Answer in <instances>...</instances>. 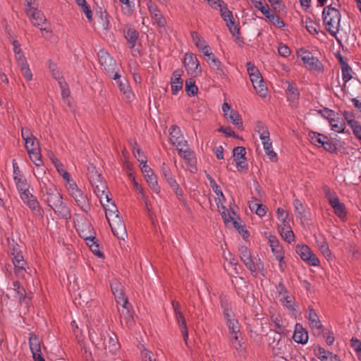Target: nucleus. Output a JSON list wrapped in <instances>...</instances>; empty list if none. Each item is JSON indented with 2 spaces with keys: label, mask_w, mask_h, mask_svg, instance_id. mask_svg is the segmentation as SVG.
Wrapping results in <instances>:
<instances>
[{
  "label": "nucleus",
  "mask_w": 361,
  "mask_h": 361,
  "mask_svg": "<svg viewBox=\"0 0 361 361\" xmlns=\"http://www.w3.org/2000/svg\"><path fill=\"white\" fill-rule=\"evenodd\" d=\"M42 198L58 215L66 219L71 217L70 210L63 202L62 196L56 188H46V192L43 194Z\"/></svg>",
  "instance_id": "f257e3e1"
},
{
  "label": "nucleus",
  "mask_w": 361,
  "mask_h": 361,
  "mask_svg": "<svg viewBox=\"0 0 361 361\" xmlns=\"http://www.w3.org/2000/svg\"><path fill=\"white\" fill-rule=\"evenodd\" d=\"M90 336L93 344L99 350H105L114 355L120 349L117 336L113 331L106 330L99 335L95 334L94 336L90 334Z\"/></svg>",
  "instance_id": "f03ea898"
},
{
  "label": "nucleus",
  "mask_w": 361,
  "mask_h": 361,
  "mask_svg": "<svg viewBox=\"0 0 361 361\" xmlns=\"http://www.w3.org/2000/svg\"><path fill=\"white\" fill-rule=\"evenodd\" d=\"M322 19L326 30L334 37L339 30L341 13L338 8L332 5L324 8Z\"/></svg>",
  "instance_id": "7ed1b4c3"
},
{
  "label": "nucleus",
  "mask_w": 361,
  "mask_h": 361,
  "mask_svg": "<svg viewBox=\"0 0 361 361\" xmlns=\"http://www.w3.org/2000/svg\"><path fill=\"white\" fill-rule=\"evenodd\" d=\"M238 252L240 260L243 262L246 268L250 270L253 276L257 277L258 273H261L264 275V263L260 258H255V261H254L250 251L245 245L240 246L238 249Z\"/></svg>",
  "instance_id": "20e7f679"
},
{
  "label": "nucleus",
  "mask_w": 361,
  "mask_h": 361,
  "mask_svg": "<svg viewBox=\"0 0 361 361\" xmlns=\"http://www.w3.org/2000/svg\"><path fill=\"white\" fill-rule=\"evenodd\" d=\"M66 187L70 195L75 200L78 206L85 212H88L90 209L89 200L83 191L78 188L77 184L73 180Z\"/></svg>",
  "instance_id": "39448f33"
},
{
  "label": "nucleus",
  "mask_w": 361,
  "mask_h": 361,
  "mask_svg": "<svg viewBox=\"0 0 361 361\" xmlns=\"http://www.w3.org/2000/svg\"><path fill=\"white\" fill-rule=\"evenodd\" d=\"M98 57L100 65L107 74L113 79H118V68L116 61L104 49L99 50Z\"/></svg>",
  "instance_id": "423d86ee"
},
{
  "label": "nucleus",
  "mask_w": 361,
  "mask_h": 361,
  "mask_svg": "<svg viewBox=\"0 0 361 361\" xmlns=\"http://www.w3.org/2000/svg\"><path fill=\"white\" fill-rule=\"evenodd\" d=\"M25 12L33 25L39 27L42 31L51 32L50 27L47 26V19L45 18L43 13L38 10L37 7L33 6V7L26 8Z\"/></svg>",
  "instance_id": "0eeeda50"
},
{
  "label": "nucleus",
  "mask_w": 361,
  "mask_h": 361,
  "mask_svg": "<svg viewBox=\"0 0 361 361\" xmlns=\"http://www.w3.org/2000/svg\"><path fill=\"white\" fill-rule=\"evenodd\" d=\"M123 34L132 54L135 56L140 55L141 45L138 43L139 32L131 26L126 25L123 28Z\"/></svg>",
  "instance_id": "6e6552de"
},
{
  "label": "nucleus",
  "mask_w": 361,
  "mask_h": 361,
  "mask_svg": "<svg viewBox=\"0 0 361 361\" xmlns=\"http://www.w3.org/2000/svg\"><path fill=\"white\" fill-rule=\"evenodd\" d=\"M87 177L97 195H99V192L104 195V190L106 189V186L102 181L100 173L92 164H90L87 166Z\"/></svg>",
  "instance_id": "1a4fd4ad"
},
{
  "label": "nucleus",
  "mask_w": 361,
  "mask_h": 361,
  "mask_svg": "<svg viewBox=\"0 0 361 361\" xmlns=\"http://www.w3.org/2000/svg\"><path fill=\"white\" fill-rule=\"evenodd\" d=\"M297 54L307 68L318 72L322 71V63L317 57H314L311 52L300 49L298 51Z\"/></svg>",
  "instance_id": "9d476101"
},
{
  "label": "nucleus",
  "mask_w": 361,
  "mask_h": 361,
  "mask_svg": "<svg viewBox=\"0 0 361 361\" xmlns=\"http://www.w3.org/2000/svg\"><path fill=\"white\" fill-rule=\"evenodd\" d=\"M295 252L303 261L307 262L310 265L318 266L319 264V259L307 245H297Z\"/></svg>",
  "instance_id": "9b49d317"
},
{
  "label": "nucleus",
  "mask_w": 361,
  "mask_h": 361,
  "mask_svg": "<svg viewBox=\"0 0 361 361\" xmlns=\"http://www.w3.org/2000/svg\"><path fill=\"white\" fill-rule=\"evenodd\" d=\"M111 288L113 294L115 296L116 302L121 305L123 310L126 309L127 313H129V310L127 307V305L128 304V298L125 296L123 286L121 283L115 280L111 282Z\"/></svg>",
  "instance_id": "f8f14e48"
},
{
  "label": "nucleus",
  "mask_w": 361,
  "mask_h": 361,
  "mask_svg": "<svg viewBox=\"0 0 361 361\" xmlns=\"http://www.w3.org/2000/svg\"><path fill=\"white\" fill-rule=\"evenodd\" d=\"M108 222L114 235L118 239L123 240L127 235V232L125 224L121 218L120 216H116V218L110 219V221Z\"/></svg>",
  "instance_id": "ddd939ff"
},
{
  "label": "nucleus",
  "mask_w": 361,
  "mask_h": 361,
  "mask_svg": "<svg viewBox=\"0 0 361 361\" xmlns=\"http://www.w3.org/2000/svg\"><path fill=\"white\" fill-rule=\"evenodd\" d=\"M147 7L152 18L155 20L159 27H165L166 21L157 6L150 0L147 2Z\"/></svg>",
  "instance_id": "4468645a"
},
{
  "label": "nucleus",
  "mask_w": 361,
  "mask_h": 361,
  "mask_svg": "<svg viewBox=\"0 0 361 361\" xmlns=\"http://www.w3.org/2000/svg\"><path fill=\"white\" fill-rule=\"evenodd\" d=\"M233 157L236 162L238 170L240 171L243 169L247 168V164L245 160V148L243 147H236L233 149Z\"/></svg>",
  "instance_id": "2eb2a0df"
},
{
  "label": "nucleus",
  "mask_w": 361,
  "mask_h": 361,
  "mask_svg": "<svg viewBox=\"0 0 361 361\" xmlns=\"http://www.w3.org/2000/svg\"><path fill=\"white\" fill-rule=\"evenodd\" d=\"M183 63L188 72L193 71L195 75L201 73V69H198L199 61L193 54H185Z\"/></svg>",
  "instance_id": "dca6fc26"
},
{
  "label": "nucleus",
  "mask_w": 361,
  "mask_h": 361,
  "mask_svg": "<svg viewBox=\"0 0 361 361\" xmlns=\"http://www.w3.org/2000/svg\"><path fill=\"white\" fill-rule=\"evenodd\" d=\"M286 94L288 101L290 103L291 107L296 108L298 105V101L300 97V93L295 84L293 82H288Z\"/></svg>",
  "instance_id": "f3484780"
},
{
  "label": "nucleus",
  "mask_w": 361,
  "mask_h": 361,
  "mask_svg": "<svg viewBox=\"0 0 361 361\" xmlns=\"http://www.w3.org/2000/svg\"><path fill=\"white\" fill-rule=\"evenodd\" d=\"M20 195L23 202L26 204L34 212L37 214L40 212V207L38 201L29 190L21 193Z\"/></svg>",
  "instance_id": "a211bd4d"
},
{
  "label": "nucleus",
  "mask_w": 361,
  "mask_h": 361,
  "mask_svg": "<svg viewBox=\"0 0 361 361\" xmlns=\"http://www.w3.org/2000/svg\"><path fill=\"white\" fill-rule=\"evenodd\" d=\"M229 333L240 332L239 323L233 312L223 313Z\"/></svg>",
  "instance_id": "6ab92c4d"
},
{
  "label": "nucleus",
  "mask_w": 361,
  "mask_h": 361,
  "mask_svg": "<svg viewBox=\"0 0 361 361\" xmlns=\"http://www.w3.org/2000/svg\"><path fill=\"white\" fill-rule=\"evenodd\" d=\"M183 71L176 70L172 74L171 85L172 93L176 95L183 88V80L181 78Z\"/></svg>",
  "instance_id": "aec40b11"
},
{
  "label": "nucleus",
  "mask_w": 361,
  "mask_h": 361,
  "mask_svg": "<svg viewBox=\"0 0 361 361\" xmlns=\"http://www.w3.org/2000/svg\"><path fill=\"white\" fill-rule=\"evenodd\" d=\"M293 339L298 343L305 344L307 343L308 333L300 324H295Z\"/></svg>",
  "instance_id": "412c9836"
},
{
  "label": "nucleus",
  "mask_w": 361,
  "mask_h": 361,
  "mask_svg": "<svg viewBox=\"0 0 361 361\" xmlns=\"http://www.w3.org/2000/svg\"><path fill=\"white\" fill-rule=\"evenodd\" d=\"M77 231L80 236L83 239L95 235V232L94 231L91 224L87 221H85L81 224H78Z\"/></svg>",
  "instance_id": "4be33fe9"
},
{
  "label": "nucleus",
  "mask_w": 361,
  "mask_h": 361,
  "mask_svg": "<svg viewBox=\"0 0 361 361\" xmlns=\"http://www.w3.org/2000/svg\"><path fill=\"white\" fill-rule=\"evenodd\" d=\"M100 202L106 210V218L108 221H110V219H111L116 218V216H119V212L116 204L113 202L106 204L103 202L102 196H100Z\"/></svg>",
  "instance_id": "5701e85b"
},
{
  "label": "nucleus",
  "mask_w": 361,
  "mask_h": 361,
  "mask_svg": "<svg viewBox=\"0 0 361 361\" xmlns=\"http://www.w3.org/2000/svg\"><path fill=\"white\" fill-rule=\"evenodd\" d=\"M170 141L173 145L178 146V142L186 141L183 134L181 133L180 129L177 126H172L170 128Z\"/></svg>",
  "instance_id": "b1692460"
},
{
  "label": "nucleus",
  "mask_w": 361,
  "mask_h": 361,
  "mask_svg": "<svg viewBox=\"0 0 361 361\" xmlns=\"http://www.w3.org/2000/svg\"><path fill=\"white\" fill-rule=\"evenodd\" d=\"M247 71L252 84L262 81V75L258 68L251 62L246 63Z\"/></svg>",
  "instance_id": "393cba45"
},
{
  "label": "nucleus",
  "mask_w": 361,
  "mask_h": 361,
  "mask_svg": "<svg viewBox=\"0 0 361 361\" xmlns=\"http://www.w3.org/2000/svg\"><path fill=\"white\" fill-rule=\"evenodd\" d=\"M307 318L310 322V327L312 329L321 330L322 329V324L319 319L317 314L315 312L314 309L310 307L308 308Z\"/></svg>",
  "instance_id": "a878e982"
},
{
  "label": "nucleus",
  "mask_w": 361,
  "mask_h": 361,
  "mask_svg": "<svg viewBox=\"0 0 361 361\" xmlns=\"http://www.w3.org/2000/svg\"><path fill=\"white\" fill-rule=\"evenodd\" d=\"M114 80H116L120 91L123 92L127 99H130L133 96V94L130 90L128 82L126 80H121L120 74H118V78Z\"/></svg>",
  "instance_id": "bb28decb"
},
{
  "label": "nucleus",
  "mask_w": 361,
  "mask_h": 361,
  "mask_svg": "<svg viewBox=\"0 0 361 361\" xmlns=\"http://www.w3.org/2000/svg\"><path fill=\"white\" fill-rule=\"evenodd\" d=\"M29 345L32 353L41 352V342L38 336L34 332L29 334Z\"/></svg>",
  "instance_id": "cd10ccee"
},
{
  "label": "nucleus",
  "mask_w": 361,
  "mask_h": 361,
  "mask_svg": "<svg viewBox=\"0 0 361 361\" xmlns=\"http://www.w3.org/2000/svg\"><path fill=\"white\" fill-rule=\"evenodd\" d=\"M191 37L198 49L204 52L209 47L206 41L197 32H192Z\"/></svg>",
  "instance_id": "c85d7f7f"
},
{
  "label": "nucleus",
  "mask_w": 361,
  "mask_h": 361,
  "mask_svg": "<svg viewBox=\"0 0 361 361\" xmlns=\"http://www.w3.org/2000/svg\"><path fill=\"white\" fill-rule=\"evenodd\" d=\"M175 314H176V320L180 325V331H181L184 341L187 344V340L188 338V331L185 317L183 315L181 312H178V313H176Z\"/></svg>",
  "instance_id": "c756f323"
},
{
  "label": "nucleus",
  "mask_w": 361,
  "mask_h": 361,
  "mask_svg": "<svg viewBox=\"0 0 361 361\" xmlns=\"http://www.w3.org/2000/svg\"><path fill=\"white\" fill-rule=\"evenodd\" d=\"M334 210V213L340 219H343L346 216L345 207L343 203L341 202L339 199L334 200L330 204Z\"/></svg>",
  "instance_id": "7c9ffc66"
},
{
  "label": "nucleus",
  "mask_w": 361,
  "mask_h": 361,
  "mask_svg": "<svg viewBox=\"0 0 361 361\" xmlns=\"http://www.w3.org/2000/svg\"><path fill=\"white\" fill-rule=\"evenodd\" d=\"M209 66L216 71V73L220 77L226 76L225 67L216 57L212 59V62H209Z\"/></svg>",
  "instance_id": "2f4dec72"
},
{
  "label": "nucleus",
  "mask_w": 361,
  "mask_h": 361,
  "mask_svg": "<svg viewBox=\"0 0 361 361\" xmlns=\"http://www.w3.org/2000/svg\"><path fill=\"white\" fill-rule=\"evenodd\" d=\"M263 144L264 149L265 153L269 157V159L272 161H277V155L276 153L272 149V143L270 141V137L267 138L266 140H261Z\"/></svg>",
  "instance_id": "473e14b6"
},
{
  "label": "nucleus",
  "mask_w": 361,
  "mask_h": 361,
  "mask_svg": "<svg viewBox=\"0 0 361 361\" xmlns=\"http://www.w3.org/2000/svg\"><path fill=\"white\" fill-rule=\"evenodd\" d=\"M161 174L169 186L176 182L171 169L165 163H163L161 166Z\"/></svg>",
  "instance_id": "72a5a7b5"
},
{
  "label": "nucleus",
  "mask_w": 361,
  "mask_h": 361,
  "mask_svg": "<svg viewBox=\"0 0 361 361\" xmlns=\"http://www.w3.org/2000/svg\"><path fill=\"white\" fill-rule=\"evenodd\" d=\"M221 16L224 21L226 23V25L231 24L232 26L235 24V21L233 19V13L231 11L228 10L226 6H221L219 8Z\"/></svg>",
  "instance_id": "f704fd0d"
},
{
  "label": "nucleus",
  "mask_w": 361,
  "mask_h": 361,
  "mask_svg": "<svg viewBox=\"0 0 361 361\" xmlns=\"http://www.w3.org/2000/svg\"><path fill=\"white\" fill-rule=\"evenodd\" d=\"M226 118H229L231 123L238 129L242 130L243 128L241 117L237 111L231 110Z\"/></svg>",
  "instance_id": "c9c22d12"
},
{
  "label": "nucleus",
  "mask_w": 361,
  "mask_h": 361,
  "mask_svg": "<svg viewBox=\"0 0 361 361\" xmlns=\"http://www.w3.org/2000/svg\"><path fill=\"white\" fill-rule=\"evenodd\" d=\"M255 132L259 135L261 140H266L269 137V132L266 125L262 121H257L255 126Z\"/></svg>",
  "instance_id": "e433bc0d"
},
{
  "label": "nucleus",
  "mask_w": 361,
  "mask_h": 361,
  "mask_svg": "<svg viewBox=\"0 0 361 361\" xmlns=\"http://www.w3.org/2000/svg\"><path fill=\"white\" fill-rule=\"evenodd\" d=\"M16 185L20 195L29 190V185L27 180L23 176L14 177Z\"/></svg>",
  "instance_id": "4c0bfd02"
},
{
  "label": "nucleus",
  "mask_w": 361,
  "mask_h": 361,
  "mask_svg": "<svg viewBox=\"0 0 361 361\" xmlns=\"http://www.w3.org/2000/svg\"><path fill=\"white\" fill-rule=\"evenodd\" d=\"M309 138L313 145L317 146L319 145H322V142L327 139V136L317 132L311 131L309 133Z\"/></svg>",
  "instance_id": "58836bf2"
},
{
  "label": "nucleus",
  "mask_w": 361,
  "mask_h": 361,
  "mask_svg": "<svg viewBox=\"0 0 361 361\" xmlns=\"http://www.w3.org/2000/svg\"><path fill=\"white\" fill-rule=\"evenodd\" d=\"M178 155L181 157H189L191 154L192 151L188 144V141L178 142V145L176 146Z\"/></svg>",
  "instance_id": "ea45409f"
},
{
  "label": "nucleus",
  "mask_w": 361,
  "mask_h": 361,
  "mask_svg": "<svg viewBox=\"0 0 361 361\" xmlns=\"http://www.w3.org/2000/svg\"><path fill=\"white\" fill-rule=\"evenodd\" d=\"M13 263L15 266L16 269L18 271H23L25 269L24 266L25 264V262L20 252H17L16 255H13Z\"/></svg>",
  "instance_id": "a19ab883"
},
{
  "label": "nucleus",
  "mask_w": 361,
  "mask_h": 361,
  "mask_svg": "<svg viewBox=\"0 0 361 361\" xmlns=\"http://www.w3.org/2000/svg\"><path fill=\"white\" fill-rule=\"evenodd\" d=\"M331 129L337 133H345V123L342 118L336 117L333 123H330Z\"/></svg>",
  "instance_id": "79ce46f5"
},
{
  "label": "nucleus",
  "mask_w": 361,
  "mask_h": 361,
  "mask_svg": "<svg viewBox=\"0 0 361 361\" xmlns=\"http://www.w3.org/2000/svg\"><path fill=\"white\" fill-rule=\"evenodd\" d=\"M185 91L189 96H195L197 94L198 88L195 85V82L192 78L186 80Z\"/></svg>",
  "instance_id": "37998d69"
},
{
  "label": "nucleus",
  "mask_w": 361,
  "mask_h": 361,
  "mask_svg": "<svg viewBox=\"0 0 361 361\" xmlns=\"http://www.w3.org/2000/svg\"><path fill=\"white\" fill-rule=\"evenodd\" d=\"M133 152L135 157L140 162V164L144 161H147L145 155L144 154L143 152L142 151L138 144L135 141L133 142Z\"/></svg>",
  "instance_id": "c03bdc74"
},
{
  "label": "nucleus",
  "mask_w": 361,
  "mask_h": 361,
  "mask_svg": "<svg viewBox=\"0 0 361 361\" xmlns=\"http://www.w3.org/2000/svg\"><path fill=\"white\" fill-rule=\"evenodd\" d=\"M135 0H120L122 3L121 9L125 15L130 16L133 13L134 8Z\"/></svg>",
  "instance_id": "a18cd8bd"
},
{
  "label": "nucleus",
  "mask_w": 361,
  "mask_h": 361,
  "mask_svg": "<svg viewBox=\"0 0 361 361\" xmlns=\"http://www.w3.org/2000/svg\"><path fill=\"white\" fill-rule=\"evenodd\" d=\"M146 181L147 182L149 186L157 194H159L161 191V188L158 185L157 178L155 174H153L152 176H149L145 177Z\"/></svg>",
  "instance_id": "49530a36"
},
{
  "label": "nucleus",
  "mask_w": 361,
  "mask_h": 361,
  "mask_svg": "<svg viewBox=\"0 0 361 361\" xmlns=\"http://www.w3.org/2000/svg\"><path fill=\"white\" fill-rule=\"evenodd\" d=\"M55 168L56 169L59 173L63 177L64 180L66 181V184H68L73 181L70 173L65 170L64 166L61 162H56Z\"/></svg>",
  "instance_id": "de8ad7c7"
},
{
  "label": "nucleus",
  "mask_w": 361,
  "mask_h": 361,
  "mask_svg": "<svg viewBox=\"0 0 361 361\" xmlns=\"http://www.w3.org/2000/svg\"><path fill=\"white\" fill-rule=\"evenodd\" d=\"M206 177L209 181L210 185L212 188L214 192L219 196V197L222 198L223 201H226V198L223 192L221 190L220 187L216 184L214 178L209 174H207Z\"/></svg>",
  "instance_id": "09e8293b"
},
{
  "label": "nucleus",
  "mask_w": 361,
  "mask_h": 361,
  "mask_svg": "<svg viewBox=\"0 0 361 361\" xmlns=\"http://www.w3.org/2000/svg\"><path fill=\"white\" fill-rule=\"evenodd\" d=\"M253 87L257 92V94L261 97H265L267 95V88L264 83V81L263 78H262V81H259L258 82H255V84H252Z\"/></svg>",
  "instance_id": "8fccbe9b"
},
{
  "label": "nucleus",
  "mask_w": 361,
  "mask_h": 361,
  "mask_svg": "<svg viewBox=\"0 0 361 361\" xmlns=\"http://www.w3.org/2000/svg\"><path fill=\"white\" fill-rule=\"evenodd\" d=\"M267 18L276 27L282 28L285 26L284 21L277 15L271 12Z\"/></svg>",
  "instance_id": "3c124183"
},
{
  "label": "nucleus",
  "mask_w": 361,
  "mask_h": 361,
  "mask_svg": "<svg viewBox=\"0 0 361 361\" xmlns=\"http://www.w3.org/2000/svg\"><path fill=\"white\" fill-rule=\"evenodd\" d=\"M273 353L275 355H280L284 353L286 350V345L284 341L281 340L278 341L274 345L271 346Z\"/></svg>",
  "instance_id": "603ef678"
},
{
  "label": "nucleus",
  "mask_w": 361,
  "mask_h": 361,
  "mask_svg": "<svg viewBox=\"0 0 361 361\" xmlns=\"http://www.w3.org/2000/svg\"><path fill=\"white\" fill-rule=\"evenodd\" d=\"M186 164L190 166V171L191 173H196L197 171V168L196 166V158L195 157V153L192 152L189 157H184Z\"/></svg>",
  "instance_id": "864d4df0"
},
{
  "label": "nucleus",
  "mask_w": 361,
  "mask_h": 361,
  "mask_svg": "<svg viewBox=\"0 0 361 361\" xmlns=\"http://www.w3.org/2000/svg\"><path fill=\"white\" fill-rule=\"evenodd\" d=\"M28 154L30 159L37 166H39L42 164L43 162L41 158L39 149L28 152Z\"/></svg>",
  "instance_id": "5fc2aeb1"
},
{
  "label": "nucleus",
  "mask_w": 361,
  "mask_h": 361,
  "mask_svg": "<svg viewBox=\"0 0 361 361\" xmlns=\"http://www.w3.org/2000/svg\"><path fill=\"white\" fill-rule=\"evenodd\" d=\"M13 290H15L18 298L20 302L22 301V300H24L25 298V288L20 285V283L18 281H14L13 283Z\"/></svg>",
  "instance_id": "6e6d98bb"
},
{
  "label": "nucleus",
  "mask_w": 361,
  "mask_h": 361,
  "mask_svg": "<svg viewBox=\"0 0 361 361\" xmlns=\"http://www.w3.org/2000/svg\"><path fill=\"white\" fill-rule=\"evenodd\" d=\"M25 147L27 150V152H30V151H33L35 149L36 150V149H39V141L34 136L31 138L27 137V139H26V140H25Z\"/></svg>",
  "instance_id": "4d7b16f0"
},
{
  "label": "nucleus",
  "mask_w": 361,
  "mask_h": 361,
  "mask_svg": "<svg viewBox=\"0 0 361 361\" xmlns=\"http://www.w3.org/2000/svg\"><path fill=\"white\" fill-rule=\"evenodd\" d=\"M322 190H323L326 198L328 199V201L330 204H331V202L333 201H334V200L336 201L338 199L336 192L334 191L331 190V188L328 185H324L322 186Z\"/></svg>",
  "instance_id": "13d9d810"
},
{
  "label": "nucleus",
  "mask_w": 361,
  "mask_h": 361,
  "mask_svg": "<svg viewBox=\"0 0 361 361\" xmlns=\"http://www.w3.org/2000/svg\"><path fill=\"white\" fill-rule=\"evenodd\" d=\"M342 76L343 80L345 82H348L352 78V68L348 64H345L344 67H342Z\"/></svg>",
  "instance_id": "bf43d9fd"
},
{
  "label": "nucleus",
  "mask_w": 361,
  "mask_h": 361,
  "mask_svg": "<svg viewBox=\"0 0 361 361\" xmlns=\"http://www.w3.org/2000/svg\"><path fill=\"white\" fill-rule=\"evenodd\" d=\"M220 304L223 313L233 312L231 305L225 296L220 297Z\"/></svg>",
  "instance_id": "052dcab7"
},
{
  "label": "nucleus",
  "mask_w": 361,
  "mask_h": 361,
  "mask_svg": "<svg viewBox=\"0 0 361 361\" xmlns=\"http://www.w3.org/2000/svg\"><path fill=\"white\" fill-rule=\"evenodd\" d=\"M220 304L223 313L233 312L231 305L225 296L220 297Z\"/></svg>",
  "instance_id": "680f3d73"
},
{
  "label": "nucleus",
  "mask_w": 361,
  "mask_h": 361,
  "mask_svg": "<svg viewBox=\"0 0 361 361\" xmlns=\"http://www.w3.org/2000/svg\"><path fill=\"white\" fill-rule=\"evenodd\" d=\"M322 147L330 153L336 152L337 149L336 145L330 141L328 137L327 139L322 142Z\"/></svg>",
  "instance_id": "e2e57ef3"
},
{
  "label": "nucleus",
  "mask_w": 361,
  "mask_h": 361,
  "mask_svg": "<svg viewBox=\"0 0 361 361\" xmlns=\"http://www.w3.org/2000/svg\"><path fill=\"white\" fill-rule=\"evenodd\" d=\"M319 248L322 253L325 256V257L329 258L331 255V252L329 250V245L325 240H323L319 244H318Z\"/></svg>",
  "instance_id": "0e129e2a"
},
{
  "label": "nucleus",
  "mask_w": 361,
  "mask_h": 361,
  "mask_svg": "<svg viewBox=\"0 0 361 361\" xmlns=\"http://www.w3.org/2000/svg\"><path fill=\"white\" fill-rule=\"evenodd\" d=\"M170 187L173 189L175 194L178 197V200L182 202L185 203V200L183 198V192L182 189L179 187L178 183H174L173 184L171 185Z\"/></svg>",
  "instance_id": "69168bd1"
},
{
  "label": "nucleus",
  "mask_w": 361,
  "mask_h": 361,
  "mask_svg": "<svg viewBox=\"0 0 361 361\" xmlns=\"http://www.w3.org/2000/svg\"><path fill=\"white\" fill-rule=\"evenodd\" d=\"M352 128L353 135L355 137L361 140V124L360 122L356 121L355 123H353L352 126H350Z\"/></svg>",
  "instance_id": "338daca9"
},
{
  "label": "nucleus",
  "mask_w": 361,
  "mask_h": 361,
  "mask_svg": "<svg viewBox=\"0 0 361 361\" xmlns=\"http://www.w3.org/2000/svg\"><path fill=\"white\" fill-rule=\"evenodd\" d=\"M323 116L329 120V123H333L336 118V114L333 110L325 108L323 109Z\"/></svg>",
  "instance_id": "774afa93"
}]
</instances>
